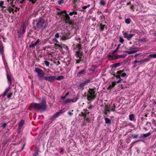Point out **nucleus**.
<instances>
[{"label": "nucleus", "instance_id": "f257e3e1", "mask_svg": "<svg viewBox=\"0 0 156 156\" xmlns=\"http://www.w3.org/2000/svg\"><path fill=\"white\" fill-rule=\"evenodd\" d=\"M30 108L32 109L35 108L41 111H44L47 108L46 102L43 101L39 104L35 103H32L30 105Z\"/></svg>", "mask_w": 156, "mask_h": 156}, {"label": "nucleus", "instance_id": "f03ea898", "mask_svg": "<svg viewBox=\"0 0 156 156\" xmlns=\"http://www.w3.org/2000/svg\"><path fill=\"white\" fill-rule=\"evenodd\" d=\"M36 25V27L35 28L36 30L44 29L46 27L45 21L42 18H40L37 21Z\"/></svg>", "mask_w": 156, "mask_h": 156}, {"label": "nucleus", "instance_id": "7ed1b4c3", "mask_svg": "<svg viewBox=\"0 0 156 156\" xmlns=\"http://www.w3.org/2000/svg\"><path fill=\"white\" fill-rule=\"evenodd\" d=\"M88 93L89 95L87 97L88 100V101H92L94 100L96 97L94 89H89Z\"/></svg>", "mask_w": 156, "mask_h": 156}, {"label": "nucleus", "instance_id": "20e7f679", "mask_svg": "<svg viewBox=\"0 0 156 156\" xmlns=\"http://www.w3.org/2000/svg\"><path fill=\"white\" fill-rule=\"evenodd\" d=\"M35 71L37 73L39 80H41L42 79L44 80L45 77H44V76L45 75V73L41 69L38 68H35Z\"/></svg>", "mask_w": 156, "mask_h": 156}, {"label": "nucleus", "instance_id": "39448f33", "mask_svg": "<svg viewBox=\"0 0 156 156\" xmlns=\"http://www.w3.org/2000/svg\"><path fill=\"white\" fill-rule=\"evenodd\" d=\"M123 36L124 38H126L127 40L130 41L134 35L132 34H128L127 32H124L123 34Z\"/></svg>", "mask_w": 156, "mask_h": 156}, {"label": "nucleus", "instance_id": "423d86ee", "mask_svg": "<svg viewBox=\"0 0 156 156\" xmlns=\"http://www.w3.org/2000/svg\"><path fill=\"white\" fill-rule=\"evenodd\" d=\"M55 78H56V76H50L45 77L44 80L51 83L55 80Z\"/></svg>", "mask_w": 156, "mask_h": 156}, {"label": "nucleus", "instance_id": "0eeeda50", "mask_svg": "<svg viewBox=\"0 0 156 156\" xmlns=\"http://www.w3.org/2000/svg\"><path fill=\"white\" fill-rule=\"evenodd\" d=\"M151 133L150 132H148L147 133L141 134L140 137V139H144L147 136H150Z\"/></svg>", "mask_w": 156, "mask_h": 156}, {"label": "nucleus", "instance_id": "6e6552de", "mask_svg": "<svg viewBox=\"0 0 156 156\" xmlns=\"http://www.w3.org/2000/svg\"><path fill=\"white\" fill-rule=\"evenodd\" d=\"M22 29L20 31H18L19 33L18 35V37H21L22 36L23 34L25 33V29L24 27H23L21 28Z\"/></svg>", "mask_w": 156, "mask_h": 156}, {"label": "nucleus", "instance_id": "1a4fd4ad", "mask_svg": "<svg viewBox=\"0 0 156 156\" xmlns=\"http://www.w3.org/2000/svg\"><path fill=\"white\" fill-rule=\"evenodd\" d=\"M40 41L39 39H37V41L33 44H31L29 45V47L30 48H34L39 43Z\"/></svg>", "mask_w": 156, "mask_h": 156}, {"label": "nucleus", "instance_id": "9d476101", "mask_svg": "<svg viewBox=\"0 0 156 156\" xmlns=\"http://www.w3.org/2000/svg\"><path fill=\"white\" fill-rule=\"evenodd\" d=\"M117 74L118 75H120L122 77H124L126 76V74L122 73V70H119L117 72Z\"/></svg>", "mask_w": 156, "mask_h": 156}, {"label": "nucleus", "instance_id": "9b49d317", "mask_svg": "<svg viewBox=\"0 0 156 156\" xmlns=\"http://www.w3.org/2000/svg\"><path fill=\"white\" fill-rule=\"evenodd\" d=\"M86 70L85 69H83L80 71L78 72L77 73V76H80L84 74L86 72Z\"/></svg>", "mask_w": 156, "mask_h": 156}, {"label": "nucleus", "instance_id": "f8f14e48", "mask_svg": "<svg viewBox=\"0 0 156 156\" xmlns=\"http://www.w3.org/2000/svg\"><path fill=\"white\" fill-rule=\"evenodd\" d=\"M120 65L121 63L120 62H118L113 64L111 66V67L112 68H117Z\"/></svg>", "mask_w": 156, "mask_h": 156}, {"label": "nucleus", "instance_id": "ddd939ff", "mask_svg": "<svg viewBox=\"0 0 156 156\" xmlns=\"http://www.w3.org/2000/svg\"><path fill=\"white\" fill-rule=\"evenodd\" d=\"M76 55L79 58H81L82 56V52H81L80 50L76 51Z\"/></svg>", "mask_w": 156, "mask_h": 156}, {"label": "nucleus", "instance_id": "4468645a", "mask_svg": "<svg viewBox=\"0 0 156 156\" xmlns=\"http://www.w3.org/2000/svg\"><path fill=\"white\" fill-rule=\"evenodd\" d=\"M62 113V110H60L58 112H56L54 114V116H55L56 118L58 117V116L61 115Z\"/></svg>", "mask_w": 156, "mask_h": 156}, {"label": "nucleus", "instance_id": "2eb2a0df", "mask_svg": "<svg viewBox=\"0 0 156 156\" xmlns=\"http://www.w3.org/2000/svg\"><path fill=\"white\" fill-rule=\"evenodd\" d=\"M63 12L66 14V16L65 17L66 20L67 21H69L70 20V17L69 16V14H67L66 10H63Z\"/></svg>", "mask_w": 156, "mask_h": 156}, {"label": "nucleus", "instance_id": "dca6fc26", "mask_svg": "<svg viewBox=\"0 0 156 156\" xmlns=\"http://www.w3.org/2000/svg\"><path fill=\"white\" fill-rule=\"evenodd\" d=\"M7 77L8 83H10V85L12 84V80L11 76L8 74H7Z\"/></svg>", "mask_w": 156, "mask_h": 156}, {"label": "nucleus", "instance_id": "f3484780", "mask_svg": "<svg viewBox=\"0 0 156 156\" xmlns=\"http://www.w3.org/2000/svg\"><path fill=\"white\" fill-rule=\"evenodd\" d=\"M79 97L78 96H76L75 97L73 98V99H71V102L72 103H75L77 101V100L79 99Z\"/></svg>", "mask_w": 156, "mask_h": 156}, {"label": "nucleus", "instance_id": "a211bd4d", "mask_svg": "<svg viewBox=\"0 0 156 156\" xmlns=\"http://www.w3.org/2000/svg\"><path fill=\"white\" fill-rule=\"evenodd\" d=\"M105 123L108 124V125H110L111 124V121L108 118H105Z\"/></svg>", "mask_w": 156, "mask_h": 156}, {"label": "nucleus", "instance_id": "6ab92c4d", "mask_svg": "<svg viewBox=\"0 0 156 156\" xmlns=\"http://www.w3.org/2000/svg\"><path fill=\"white\" fill-rule=\"evenodd\" d=\"M10 89V87H9L6 88L3 94V97H4L6 94L7 92H9Z\"/></svg>", "mask_w": 156, "mask_h": 156}, {"label": "nucleus", "instance_id": "aec40b11", "mask_svg": "<svg viewBox=\"0 0 156 156\" xmlns=\"http://www.w3.org/2000/svg\"><path fill=\"white\" fill-rule=\"evenodd\" d=\"M71 102V99L67 98L63 101V103L64 104H66L68 103H70Z\"/></svg>", "mask_w": 156, "mask_h": 156}, {"label": "nucleus", "instance_id": "412c9836", "mask_svg": "<svg viewBox=\"0 0 156 156\" xmlns=\"http://www.w3.org/2000/svg\"><path fill=\"white\" fill-rule=\"evenodd\" d=\"M118 38L119 39V41L121 43H123L124 42V39H123V37L121 36H120L118 37Z\"/></svg>", "mask_w": 156, "mask_h": 156}, {"label": "nucleus", "instance_id": "4be33fe9", "mask_svg": "<svg viewBox=\"0 0 156 156\" xmlns=\"http://www.w3.org/2000/svg\"><path fill=\"white\" fill-rule=\"evenodd\" d=\"M100 30L101 31H103L104 30L105 28L106 29V28L105 27V25H103V24H101L100 25Z\"/></svg>", "mask_w": 156, "mask_h": 156}, {"label": "nucleus", "instance_id": "5701e85b", "mask_svg": "<svg viewBox=\"0 0 156 156\" xmlns=\"http://www.w3.org/2000/svg\"><path fill=\"white\" fill-rule=\"evenodd\" d=\"M136 51H124V52L127 53L128 54H131L135 53Z\"/></svg>", "mask_w": 156, "mask_h": 156}, {"label": "nucleus", "instance_id": "b1692460", "mask_svg": "<svg viewBox=\"0 0 156 156\" xmlns=\"http://www.w3.org/2000/svg\"><path fill=\"white\" fill-rule=\"evenodd\" d=\"M120 45H121L120 44H119L118 45V46L116 48V49L114 51H112V54H114L115 53H116L117 52V51H118V50L119 49Z\"/></svg>", "mask_w": 156, "mask_h": 156}, {"label": "nucleus", "instance_id": "393cba45", "mask_svg": "<svg viewBox=\"0 0 156 156\" xmlns=\"http://www.w3.org/2000/svg\"><path fill=\"white\" fill-rule=\"evenodd\" d=\"M135 115L134 114H131L129 116V119L131 121H133L134 119Z\"/></svg>", "mask_w": 156, "mask_h": 156}, {"label": "nucleus", "instance_id": "a878e982", "mask_svg": "<svg viewBox=\"0 0 156 156\" xmlns=\"http://www.w3.org/2000/svg\"><path fill=\"white\" fill-rule=\"evenodd\" d=\"M131 20L129 18H127L125 20V22L127 24H129L131 22Z\"/></svg>", "mask_w": 156, "mask_h": 156}, {"label": "nucleus", "instance_id": "bb28decb", "mask_svg": "<svg viewBox=\"0 0 156 156\" xmlns=\"http://www.w3.org/2000/svg\"><path fill=\"white\" fill-rule=\"evenodd\" d=\"M92 79L90 78H89L87 79H86L84 82V83L86 84L90 83V81L92 80Z\"/></svg>", "mask_w": 156, "mask_h": 156}, {"label": "nucleus", "instance_id": "cd10ccee", "mask_svg": "<svg viewBox=\"0 0 156 156\" xmlns=\"http://www.w3.org/2000/svg\"><path fill=\"white\" fill-rule=\"evenodd\" d=\"M63 76H58L57 77H56L55 80H59L63 79Z\"/></svg>", "mask_w": 156, "mask_h": 156}, {"label": "nucleus", "instance_id": "c85d7f7f", "mask_svg": "<svg viewBox=\"0 0 156 156\" xmlns=\"http://www.w3.org/2000/svg\"><path fill=\"white\" fill-rule=\"evenodd\" d=\"M24 123V120H21L19 123V126H22L23 124Z\"/></svg>", "mask_w": 156, "mask_h": 156}, {"label": "nucleus", "instance_id": "c756f323", "mask_svg": "<svg viewBox=\"0 0 156 156\" xmlns=\"http://www.w3.org/2000/svg\"><path fill=\"white\" fill-rule=\"evenodd\" d=\"M139 41L140 42H146V38H143L142 39H139Z\"/></svg>", "mask_w": 156, "mask_h": 156}, {"label": "nucleus", "instance_id": "7c9ffc66", "mask_svg": "<svg viewBox=\"0 0 156 156\" xmlns=\"http://www.w3.org/2000/svg\"><path fill=\"white\" fill-rule=\"evenodd\" d=\"M77 13L76 11H73V12H70L69 15L70 16H72L73 14L76 15Z\"/></svg>", "mask_w": 156, "mask_h": 156}, {"label": "nucleus", "instance_id": "2f4dec72", "mask_svg": "<svg viewBox=\"0 0 156 156\" xmlns=\"http://www.w3.org/2000/svg\"><path fill=\"white\" fill-rule=\"evenodd\" d=\"M149 57L153 58H156V54H150L149 55Z\"/></svg>", "mask_w": 156, "mask_h": 156}, {"label": "nucleus", "instance_id": "473e14b6", "mask_svg": "<svg viewBox=\"0 0 156 156\" xmlns=\"http://www.w3.org/2000/svg\"><path fill=\"white\" fill-rule=\"evenodd\" d=\"M126 56V55L123 54V55H119L118 56V58H124Z\"/></svg>", "mask_w": 156, "mask_h": 156}, {"label": "nucleus", "instance_id": "72a5a7b5", "mask_svg": "<svg viewBox=\"0 0 156 156\" xmlns=\"http://www.w3.org/2000/svg\"><path fill=\"white\" fill-rule=\"evenodd\" d=\"M85 84L86 83H84V82H83L80 84L79 86L80 87L83 88L85 86Z\"/></svg>", "mask_w": 156, "mask_h": 156}, {"label": "nucleus", "instance_id": "f704fd0d", "mask_svg": "<svg viewBox=\"0 0 156 156\" xmlns=\"http://www.w3.org/2000/svg\"><path fill=\"white\" fill-rule=\"evenodd\" d=\"M105 111H106L108 112H110V109L109 107L106 106L105 107Z\"/></svg>", "mask_w": 156, "mask_h": 156}, {"label": "nucleus", "instance_id": "c9c22d12", "mask_svg": "<svg viewBox=\"0 0 156 156\" xmlns=\"http://www.w3.org/2000/svg\"><path fill=\"white\" fill-rule=\"evenodd\" d=\"M90 4H88L87 5V6H83L82 7V8L83 9H86L87 8H88L89 7H90Z\"/></svg>", "mask_w": 156, "mask_h": 156}, {"label": "nucleus", "instance_id": "e433bc0d", "mask_svg": "<svg viewBox=\"0 0 156 156\" xmlns=\"http://www.w3.org/2000/svg\"><path fill=\"white\" fill-rule=\"evenodd\" d=\"M13 94V93L12 92H10L9 93V94L7 96V98H10L12 96Z\"/></svg>", "mask_w": 156, "mask_h": 156}, {"label": "nucleus", "instance_id": "4c0bfd02", "mask_svg": "<svg viewBox=\"0 0 156 156\" xmlns=\"http://www.w3.org/2000/svg\"><path fill=\"white\" fill-rule=\"evenodd\" d=\"M100 4L103 6H105L106 5V3L103 1L101 0L100 2Z\"/></svg>", "mask_w": 156, "mask_h": 156}, {"label": "nucleus", "instance_id": "58836bf2", "mask_svg": "<svg viewBox=\"0 0 156 156\" xmlns=\"http://www.w3.org/2000/svg\"><path fill=\"white\" fill-rule=\"evenodd\" d=\"M73 110H72L71 111H69L68 113V114L70 116H72L73 114L72 112H73Z\"/></svg>", "mask_w": 156, "mask_h": 156}, {"label": "nucleus", "instance_id": "ea45409f", "mask_svg": "<svg viewBox=\"0 0 156 156\" xmlns=\"http://www.w3.org/2000/svg\"><path fill=\"white\" fill-rule=\"evenodd\" d=\"M44 63L47 66H48L50 64V63L47 60L44 61Z\"/></svg>", "mask_w": 156, "mask_h": 156}, {"label": "nucleus", "instance_id": "a19ab883", "mask_svg": "<svg viewBox=\"0 0 156 156\" xmlns=\"http://www.w3.org/2000/svg\"><path fill=\"white\" fill-rule=\"evenodd\" d=\"M152 121L153 125L156 126V123L155 122V121L153 119L152 120Z\"/></svg>", "mask_w": 156, "mask_h": 156}, {"label": "nucleus", "instance_id": "79ce46f5", "mask_svg": "<svg viewBox=\"0 0 156 156\" xmlns=\"http://www.w3.org/2000/svg\"><path fill=\"white\" fill-rule=\"evenodd\" d=\"M66 23H68L70 25H72V26L73 25V23L72 21H69V20Z\"/></svg>", "mask_w": 156, "mask_h": 156}, {"label": "nucleus", "instance_id": "37998d69", "mask_svg": "<svg viewBox=\"0 0 156 156\" xmlns=\"http://www.w3.org/2000/svg\"><path fill=\"white\" fill-rule=\"evenodd\" d=\"M63 0H61L58 2V4L59 5H61L63 3Z\"/></svg>", "mask_w": 156, "mask_h": 156}, {"label": "nucleus", "instance_id": "c03bdc74", "mask_svg": "<svg viewBox=\"0 0 156 156\" xmlns=\"http://www.w3.org/2000/svg\"><path fill=\"white\" fill-rule=\"evenodd\" d=\"M114 59V57L111 56L110 55L109 56V58L108 59L109 60H113Z\"/></svg>", "mask_w": 156, "mask_h": 156}, {"label": "nucleus", "instance_id": "a18cd8bd", "mask_svg": "<svg viewBox=\"0 0 156 156\" xmlns=\"http://www.w3.org/2000/svg\"><path fill=\"white\" fill-rule=\"evenodd\" d=\"M55 37L57 38H58L59 37V34L58 33H57L55 35Z\"/></svg>", "mask_w": 156, "mask_h": 156}, {"label": "nucleus", "instance_id": "49530a36", "mask_svg": "<svg viewBox=\"0 0 156 156\" xmlns=\"http://www.w3.org/2000/svg\"><path fill=\"white\" fill-rule=\"evenodd\" d=\"M79 59H78V60H76V63H79L80 62V61H81V58H79Z\"/></svg>", "mask_w": 156, "mask_h": 156}, {"label": "nucleus", "instance_id": "de8ad7c7", "mask_svg": "<svg viewBox=\"0 0 156 156\" xmlns=\"http://www.w3.org/2000/svg\"><path fill=\"white\" fill-rule=\"evenodd\" d=\"M37 12H33L32 14V16H34V17H35L37 15Z\"/></svg>", "mask_w": 156, "mask_h": 156}, {"label": "nucleus", "instance_id": "09e8293b", "mask_svg": "<svg viewBox=\"0 0 156 156\" xmlns=\"http://www.w3.org/2000/svg\"><path fill=\"white\" fill-rule=\"evenodd\" d=\"M140 62V61H138L136 60H135V61H134L132 63V64H136L137 63H138V62Z\"/></svg>", "mask_w": 156, "mask_h": 156}, {"label": "nucleus", "instance_id": "8fccbe9b", "mask_svg": "<svg viewBox=\"0 0 156 156\" xmlns=\"http://www.w3.org/2000/svg\"><path fill=\"white\" fill-rule=\"evenodd\" d=\"M4 3V2L3 1H1L0 2V7H2Z\"/></svg>", "mask_w": 156, "mask_h": 156}, {"label": "nucleus", "instance_id": "3c124183", "mask_svg": "<svg viewBox=\"0 0 156 156\" xmlns=\"http://www.w3.org/2000/svg\"><path fill=\"white\" fill-rule=\"evenodd\" d=\"M82 114L83 116L84 117V119H86V116H87V114H86V113H82Z\"/></svg>", "mask_w": 156, "mask_h": 156}, {"label": "nucleus", "instance_id": "603ef678", "mask_svg": "<svg viewBox=\"0 0 156 156\" xmlns=\"http://www.w3.org/2000/svg\"><path fill=\"white\" fill-rule=\"evenodd\" d=\"M138 136V134H136V135H133V139H135V138H137V137Z\"/></svg>", "mask_w": 156, "mask_h": 156}, {"label": "nucleus", "instance_id": "864d4df0", "mask_svg": "<svg viewBox=\"0 0 156 156\" xmlns=\"http://www.w3.org/2000/svg\"><path fill=\"white\" fill-rule=\"evenodd\" d=\"M7 125V123H5L3 124L2 125V126L3 127V128H5L6 127Z\"/></svg>", "mask_w": 156, "mask_h": 156}, {"label": "nucleus", "instance_id": "5fc2aeb1", "mask_svg": "<svg viewBox=\"0 0 156 156\" xmlns=\"http://www.w3.org/2000/svg\"><path fill=\"white\" fill-rule=\"evenodd\" d=\"M115 84L116 82H112V83L111 84V86H112L113 87H114V86L115 85Z\"/></svg>", "mask_w": 156, "mask_h": 156}, {"label": "nucleus", "instance_id": "6e6d98bb", "mask_svg": "<svg viewBox=\"0 0 156 156\" xmlns=\"http://www.w3.org/2000/svg\"><path fill=\"white\" fill-rule=\"evenodd\" d=\"M56 118L55 116H54V115H52L50 119L54 120Z\"/></svg>", "mask_w": 156, "mask_h": 156}, {"label": "nucleus", "instance_id": "4d7b16f0", "mask_svg": "<svg viewBox=\"0 0 156 156\" xmlns=\"http://www.w3.org/2000/svg\"><path fill=\"white\" fill-rule=\"evenodd\" d=\"M84 112L86 113V114H88L89 113V112H88V110L87 109H84Z\"/></svg>", "mask_w": 156, "mask_h": 156}, {"label": "nucleus", "instance_id": "13d9d810", "mask_svg": "<svg viewBox=\"0 0 156 156\" xmlns=\"http://www.w3.org/2000/svg\"><path fill=\"white\" fill-rule=\"evenodd\" d=\"M64 151V150L63 149H62V148H61L60 149V150L59 151V152L60 153H62Z\"/></svg>", "mask_w": 156, "mask_h": 156}, {"label": "nucleus", "instance_id": "bf43d9fd", "mask_svg": "<svg viewBox=\"0 0 156 156\" xmlns=\"http://www.w3.org/2000/svg\"><path fill=\"white\" fill-rule=\"evenodd\" d=\"M112 87H113L112 86H111V84L109 86V87L108 88V90L112 88Z\"/></svg>", "mask_w": 156, "mask_h": 156}, {"label": "nucleus", "instance_id": "052dcab7", "mask_svg": "<svg viewBox=\"0 0 156 156\" xmlns=\"http://www.w3.org/2000/svg\"><path fill=\"white\" fill-rule=\"evenodd\" d=\"M122 81V80L121 79H120L119 80L116 81V83H120Z\"/></svg>", "mask_w": 156, "mask_h": 156}, {"label": "nucleus", "instance_id": "680f3d73", "mask_svg": "<svg viewBox=\"0 0 156 156\" xmlns=\"http://www.w3.org/2000/svg\"><path fill=\"white\" fill-rule=\"evenodd\" d=\"M19 9H20L19 8L16 7V8L14 10V11L15 12H16L17 11H18Z\"/></svg>", "mask_w": 156, "mask_h": 156}, {"label": "nucleus", "instance_id": "e2e57ef3", "mask_svg": "<svg viewBox=\"0 0 156 156\" xmlns=\"http://www.w3.org/2000/svg\"><path fill=\"white\" fill-rule=\"evenodd\" d=\"M113 106H114V108H112L111 109V110L112 111L114 112L115 111V106L114 104V105Z\"/></svg>", "mask_w": 156, "mask_h": 156}, {"label": "nucleus", "instance_id": "0e129e2a", "mask_svg": "<svg viewBox=\"0 0 156 156\" xmlns=\"http://www.w3.org/2000/svg\"><path fill=\"white\" fill-rule=\"evenodd\" d=\"M85 120H86L87 122H89L90 121V119H89L87 118V119H84Z\"/></svg>", "mask_w": 156, "mask_h": 156}, {"label": "nucleus", "instance_id": "69168bd1", "mask_svg": "<svg viewBox=\"0 0 156 156\" xmlns=\"http://www.w3.org/2000/svg\"><path fill=\"white\" fill-rule=\"evenodd\" d=\"M130 8L131 9L133 10V11H134V6L133 5H132L131 6H130Z\"/></svg>", "mask_w": 156, "mask_h": 156}, {"label": "nucleus", "instance_id": "338daca9", "mask_svg": "<svg viewBox=\"0 0 156 156\" xmlns=\"http://www.w3.org/2000/svg\"><path fill=\"white\" fill-rule=\"evenodd\" d=\"M38 154V153L36 152L34 153L33 156H37V155Z\"/></svg>", "mask_w": 156, "mask_h": 156}, {"label": "nucleus", "instance_id": "774afa93", "mask_svg": "<svg viewBox=\"0 0 156 156\" xmlns=\"http://www.w3.org/2000/svg\"><path fill=\"white\" fill-rule=\"evenodd\" d=\"M66 98V97H65V96H61V98L62 99H64Z\"/></svg>", "mask_w": 156, "mask_h": 156}]
</instances>
